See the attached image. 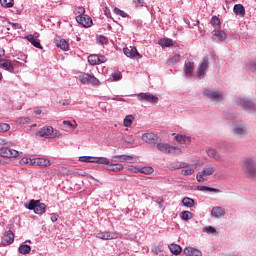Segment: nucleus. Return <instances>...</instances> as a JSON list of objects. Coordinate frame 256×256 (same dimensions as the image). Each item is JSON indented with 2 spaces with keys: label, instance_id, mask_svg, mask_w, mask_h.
<instances>
[{
  "label": "nucleus",
  "instance_id": "48",
  "mask_svg": "<svg viewBox=\"0 0 256 256\" xmlns=\"http://www.w3.org/2000/svg\"><path fill=\"white\" fill-rule=\"evenodd\" d=\"M98 41L101 45H107V43H109V39H107V37L100 35L98 37Z\"/></svg>",
  "mask_w": 256,
  "mask_h": 256
},
{
  "label": "nucleus",
  "instance_id": "39",
  "mask_svg": "<svg viewBox=\"0 0 256 256\" xmlns=\"http://www.w3.org/2000/svg\"><path fill=\"white\" fill-rule=\"evenodd\" d=\"M113 13H115V15H119L120 17H123V18L129 17V14H127L125 11L119 9L118 7L114 8Z\"/></svg>",
  "mask_w": 256,
  "mask_h": 256
},
{
  "label": "nucleus",
  "instance_id": "19",
  "mask_svg": "<svg viewBox=\"0 0 256 256\" xmlns=\"http://www.w3.org/2000/svg\"><path fill=\"white\" fill-rule=\"evenodd\" d=\"M184 255L186 256H203V253L196 248L193 247H186L184 249Z\"/></svg>",
  "mask_w": 256,
  "mask_h": 256
},
{
  "label": "nucleus",
  "instance_id": "62",
  "mask_svg": "<svg viewBox=\"0 0 256 256\" xmlns=\"http://www.w3.org/2000/svg\"><path fill=\"white\" fill-rule=\"evenodd\" d=\"M0 145H7V140L0 138Z\"/></svg>",
  "mask_w": 256,
  "mask_h": 256
},
{
  "label": "nucleus",
  "instance_id": "27",
  "mask_svg": "<svg viewBox=\"0 0 256 256\" xmlns=\"http://www.w3.org/2000/svg\"><path fill=\"white\" fill-rule=\"evenodd\" d=\"M175 139L180 145H189V143H191V137L185 135H177Z\"/></svg>",
  "mask_w": 256,
  "mask_h": 256
},
{
  "label": "nucleus",
  "instance_id": "56",
  "mask_svg": "<svg viewBox=\"0 0 256 256\" xmlns=\"http://www.w3.org/2000/svg\"><path fill=\"white\" fill-rule=\"evenodd\" d=\"M133 3L136 7H143L144 2L143 0H134Z\"/></svg>",
  "mask_w": 256,
  "mask_h": 256
},
{
  "label": "nucleus",
  "instance_id": "35",
  "mask_svg": "<svg viewBox=\"0 0 256 256\" xmlns=\"http://www.w3.org/2000/svg\"><path fill=\"white\" fill-rule=\"evenodd\" d=\"M198 189L199 191H210V193H221V190L216 188H211L208 186H199Z\"/></svg>",
  "mask_w": 256,
  "mask_h": 256
},
{
  "label": "nucleus",
  "instance_id": "21",
  "mask_svg": "<svg viewBox=\"0 0 256 256\" xmlns=\"http://www.w3.org/2000/svg\"><path fill=\"white\" fill-rule=\"evenodd\" d=\"M114 159H119L120 163H136L135 157L129 155L114 156Z\"/></svg>",
  "mask_w": 256,
  "mask_h": 256
},
{
  "label": "nucleus",
  "instance_id": "58",
  "mask_svg": "<svg viewBox=\"0 0 256 256\" xmlns=\"http://www.w3.org/2000/svg\"><path fill=\"white\" fill-rule=\"evenodd\" d=\"M10 25L13 27V29H21V24L19 23H11Z\"/></svg>",
  "mask_w": 256,
  "mask_h": 256
},
{
  "label": "nucleus",
  "instance_id": "23",
  "mask_svg": "<svg viewBox=\"0 0 256 256\" xmlns=\"http://www.w3.org/2000/svg\"><path fill=\"white\" fill-rule=\"evenodd\" d=\"M158 45H160L162 49H165L166 47H173L175 43H173V41L169 38H162L158 41Z\"/></svg>",
  "mask_w": 256,
  "mask_h": 256
},
{
  "label": "nucleus",
  "instance_id": "12",
  "mask_svg": "<svg viewBox=\"0 0 256 256\" xmlns=\"http://www.w3.org/2000/svg\"><path fill=\"white\" fill-rule=\"evenodd\" d=\"M123 53L124 55H126V57H129L130 59H135V57H139V59H141V54H139V51H137V47L133 46V47H129V48H124L123 49Z\"/></svg>",
  "mask_w": 256,
  "mask_h": 256
},
{
  "label": "nucleus",
  "instance_id": "14",
  "mask_svg": "<svg viewBox=\"0 0 256 256\" xmlns=\"http://www.w3.org/2000/svg\"><path fill=\"white\" fill-rule=\"evenodd\" d=\"M39 33H35L34 35L29 34L25 37L29 43H31L36 49H43L41 46V41L38 39Z\"/></svg>",
  "mask_w": 256,
  "mask_h": 256
},
{
  "label": "nucleus",
  "instance_id": "26",
  "mask_svg": "<svg viewBox=\"0 0 256 256\" xmlns=\"http://www.w3.org/2000/svg\"><path fill=\"white\" fill-rule=\"evenodd\" d=\"M233 11L235 15H239L240 17H245V7L243 4L234 5Z\"/></svg>",
  "mask_w": 256,
  "mask_h": 256
},
{
  "label": "nucleus",
  "instance_id": "55",
  "mask_svg": "<svg viewBox=\"0 0 256 256\" xmlns=\"http://www.w3.org/2000/svg\"><path fill=\"white\" fill-rule=\"evenodd\" d=\"M107 61V58L103 55L98 56V65H101V63H105Z\"/></svg>",
  "mask_w": 256,
  "mask_h": 256
},
{
  "label": "nucleus",
  "instance_id": "30",
  "mask_svg": "<svg viewBox=\"0 0 256 256\" xmlns=\"http://www.w3.org/2000/svg\"><path fill=\"white\" fill-rule=\"evenodd\" d=\"M18 251L19 253H21V255H29V253H31V246L27 244H22L19 247Z\"/></svg>",
  "mask_w": 256,
  "mask_h": 256
},
{
  "label": "nucleus",
  "instance_id": "42",
  "mask_svg": "<svg viewBox=\"0 0 256 256\" xmlns=\"http://www.w3.org/2000/svg\"><path fill=\"white\" fill-rule=\"evenodd\" d=\"M0 3L2 5V7H13V5L15 4L14 0H0Z\"/></svg>",
  "mask_w": 256,
  "mask_h": 256
},
{
  "label": "nucleus",
  "instance_id": "49",
  "mask_svg": "<svg viewBox=\"0 0 256 256\" xmlns=\"http://www.w3.org/2000/svg\"><path fill=\"white\" fill-rule=\"evenodd\" d=\"M181 173L185 176L193 175V173H195V170L193 168L183 169Z\"/></svg>",
  "mask_w": 256,
  "mask_h": 256
},
{
  "label": "nucleus",
  "instance_id": "63",
  "mask_svg": "<svg viewBox=\"0 0 256 256\" xmlns=\"http://www.w3.org/2000/svg\"><path fill=\"white\" fill-rule=\"evenodd\" d=\"M70 127H72V129H77V122L74 121V124H72Z\"/></svg>",
  "mask_w": 256,
  "mask_h": 256
},
{
  "label": "nucleus",
  "instance_id": "52",
  "mask_svg": "<svg viewBox=\"0 0 256 256\" xmlns=\"http://www.w3.org/2000/svg\"><path fill=\"white\" fill-rule=\"evenodd\" d=\"M126 169L130 173H140V168H137L135 166H128Z\"/></svg>",
  "mask_w": 256,
  "mask_h": 256
},
{
  "label": "nucleus",
  "instance_id": "6",
  "mask_svg": "<svg viewBox=\"0 0 256 256\" xmlns=\"http://www.w3.org/2000/svg\"><path fill=\"white\" fill-rule=\"evenodd\" d=\"M78 79L80 83H89L90 85H99V79L97 77L89 74V73H84L78 76Z\"/></svg>",
  "mask_w": 256,
  "mask_h": 256
},
{
  "label": "nucleus",
  "instance_id": "40",
  "mask_svg": "<svg viewBox=\"0 0 256 256\" xmlns=\"http://www.w3.org/2000/svg\"><path fill=\"white\" fill-rule=\"evenodd\" d=\"M211 25L213 27H221V20L217 16H213L210 20Z\"/></svg>",
  "mask_w": 256,
  "mask_h": 256
},
{
  "label": "nucleus",
  "instance_id": "7",
  "mask_svg": "<svg viewBox=\"0 0 256 256\" xmlns=\"http://www.w3.org/2000/svg\"><path fill=\"white\" fill-rule=\"evenodd\" d=\"M139 101H146L147 103H159V98L149 92L140 93L137 95Z\"/></svg>",
  "mask_w": 256,
  "mask_h": 256
},
{
  "label": "nucleus",
  "instance_id": "10",
  "mask_svg": "<svg viewBox=\"0 0 256 256\" xmlns=\"http://www.w3.org/2000/svg\"><path fill=\"white\" fill-rule=\"evenodd\" d=\"M19 155V151L15 149H11L8 147H1L0 148V157H5L11 159L13 157H17Z\"/></svg>",
  "mask_w": 256,
  "mask_h": 256
},
{
  "label": "nucleus",
  "instance_id": "4",
  "mask_svg": "<svg viewBox=\"0 0 256 256\" xmlns=\"http://www.w3.org/2000/svg\"><path fill=\"white\" fill-rule=\"evenodd\" d=\"M213 173H215V166L208 164L203 168L202 171L198 172L196 179L198 183H205V181H207V178L205 177H209L213 175Z\"/></svg>",
  "mask_w": 256,
  "mask_h": 256
},
{
  "label": "nucleus",
  "instance_id": "59",
  "mask_svg": "<svg viewBox=\"0 0 256 256\" xmlns=\"http://www.w3.org/2000/svg\"><path fill=\"white\" fill-rule=\"evenodd\" d=\"M63 125H67V127H71V126H73V123H71V121H69V120H64Z\"/></svg>",
  "mask_w": 256,
  "mask_h": 256
},
{
  "label": "nucleus",
  "instance_id": "18",
  "mask_svg": "<svg viewBox=\"0 0 256 256\" xmlns=\"http://www.w3.org/2000/svg\"><path fill=\"white\" fill-rule=\"evenodd\" d=\"M212 217H215V219H221V217H225V209L222 207H213L211 211Z\"/></svg>",
  "mask_w": 256,
  "mask_h": 256
},
{
  "label": "nucleus",
  "instance_id": "60",
  "mask_svg": "<svg viewBox=\"0 0 256 256\" xmlns=\"http://www.w3.org/2000/svg\"><path fill=\"white\" fill-rule=\"evenodd\" d=\"M78 13H79V15H83L85 13V8L78 7Z\"/></svg>",
  "mask_w": 256,
  "mask_h": 256
},
{
  "label": "nucleus",
  "instance_id": "13",
  "mask_svg": "<svg viewBox=\"0 0 256 256\" xmlns=\"http://www.w3.org/2000/svg\"><path fill=\"white\" fill-rule=\"evenodd\" d=\"M76 21L82 25V27H91V25H93V20L87 15L76 16Z\"/></svg>",
  "mask_w": 256,
  "mask_h": 256
},
{
  "label": "nucleus",
  "instance_id": "11",
  "mask_svg": "<svg viewBox=\"0 0 256 256\" xmlns=\"http://www.w3.org/2000/svg\"><path fill=\"white\" fill-rule=\"evenodd\" d=\"M15 241V234L13 231L8 230L2 236V245L3 247H7V245H11Z\"/></svg>",
  "mask_w": 256,
  "mask_h": 256
},
{
  "label": "nucleus",
  "instance_id": "2",
  "mask_svg": "<svg viewBox=\"0 0 256 256\" xmlns=\"http://www.w3.org/2000/svg\"><path fill=\"white\" fill-rule=\"evenodd\" d=\"M25 207L29 209V211H34L36 215H43L47 209V205L41 203L39 200H30L28 204H25Z\"/></svg>",
  "mask_w": 256,
  "mask_h": 256
},
{
  "label": "nucleus",
  "instance_id": "44",
  "mask_svg": "<svg viewBox=\"0 0 256 256\" xmlns=\"http://www.w3.org/2000/svg\"><path fill=\"white\" fill-rule=\"evenodd\" d=\"M234 133L236 135H245L247 133V129L245 127H236L234 129Z\"/></svg>",
  "mask_w": 256,
  "mask_h": 256
},
{
  "label": "nucleus",
  "instance_id": "45",
  "mask_svg": "<svg viewBox=\"0 0 256 256\" xmlns=\"http://www.w3.org/2000/svg\"><path fill=\"white\" fill-rule=\"evenodd\" d=\"M11 129V126L7 123H0V133H7Z\"/></svg>",
  "mask_w": 256,
  "mask_h": 256
},
{
  "label": "nucleus",
  "instance_id": "37",
  "mask_svg": "<svg viewBox=\"0 0 256 256\" xmlns=\"http://www.w3.org/2000/svg\"><path fill=\"white\" fill-rule=\"evenodd\" d=\"M134 119L135 117H133V115L126 116L124 119V127H131V125H133Z\"/></svg>",
  "mask_w": 256,
  "mask_h": 256
},
{
  "label": "nucleus",
  "instance_id": "9",
  "mask_svg": "<svg viewBox=\"0 0 256 256\" xmlns=\"http://www.w3.org/2000/svg\"><path fill=\"white\" fill-rule=\"evenodd\" d=\"M244 171L248 173L251 177H255L256 169H255V161L251 158H248L244 162Z\"/></svg>",
  "mask_w": 256,
  "mask_h": 256
},
{
  "label": "nucleus",
  "instance_id": "5",
  "mask_svg": "<svg viewBox=\"0 0 256 256\" xmlns=\"http://www.w3.org/2000/svg\"><path fill=\"white\" fill-rule=\"evenodd\" d=\"M209 69V57L204 56L202 63L198 67L197 77L198 79H203L207 75Z\"/></svg>",
  "mask_w": 256,
  "mask_h": 256
},
{
  "label": "nucleus",
  "instance_id": "17",
  "mask_svg": "<svg viewBox=\"0 0 256 256\" xmlns=\"http://www.w3.org/2000/svg\"><path fill=\"white\" fill-rule=\"evenodd\" d=\"M32 165H37L38 167H50L51 160L46 158H35L33 159Z\"/></svg>",
  "mask_w": 256,
  "mask_h": 256
},
{
  "label": "nucleus",
  "instance_id": "31",
  "mask_svg": "<svg viewBox=\"0 0 256 256\" xmlns=\"http://www.w3.org/2000/svg\"><path fill=\"white\" fill-rule=\"evenodd\" d=\"M169 250L173 255H179L182 251L181 246L177 245V244H171L169 246Z\"/></svg>",
  "mask_w": 256,
  "mask_h": 256
},
{
  "label": "nucleus",
  "instance_id": "50",
  "mask_svg": "<svg viewBox=\"0 0 256 256\" xmlns=\"http://www.w3.org/2000/svg\"><path fill=\"white\" fill-rule=\"evenodd\" d=\"M189 217H191V212L190 211L182 212L181 218L183 219V221H189Z\"/></svg>",
  "mask_w": 256,
  "mask_h": 256
},
{
  "label": "nucleus",
  "instance_id": "15",
  "mask_svg": "<svg viewBox=\"0 0 256 256\" xmlns=\"http://www.w3.org/2000/svg\"><path fill=\"white\" fill-rule=\"evenodd\" d=\"M98 239H103L104 241H111L112 239H117V233L115 232H100L96 234Z\"/></svg>",
  "mask_w": 256,
  "mask_h": 256
},
{
  "label": "nucleus",
  "instance_id": "25",
  "mask_svg": "<svg viewBox=\"0 0 256 256\" xmlns=\"http://www.w3.org/2000/svg\"><path fill=\"white\" fill-rule=\"evenodd\" d=\"M207 155H208V157H211L215 161H221V159H222V156L219 153H217V151L213 148L207 149Z\"/></svg>",
  "mask_w": 256,
  "mask_h": 256
},
{
  "label": "nucleus",
  "instance_id": "41",
  "mask_svg": "<svg viewBox=\"0 0 256 256\" xmlns=\"http://www.w3.org/2000/svg\"><path fill=\"white\" fill-rule=\"evenodd\" d=\"M94 163H100L101 165H109L110 161L105 157H100V158H95Z\"/></svg>",
  "mask_w": 256,
  "mask_h": 256
},
{
  "label": "nucleus",
  "instance_id": "36",
  "mask_svg": "<svg viewBox=\"0 0 256 256\" xmlns=\"http://www.w3.org/2000/svg\"><path fill=\"white\" fill-rule=\"evenodd\" d=\"M154 171L155 170L151 166L140 168V173H143V175H151Z\"/></svg>",
  "mask_w": 256,
  "mask_h": 256
},
{
  "label": "nucleus",
  "instance_id": "61",
  "mask_svg": "<svg viewBox=\"0 0 256 256\" xmlns=\"http://www.w3.org/2000/svg\"><path fill=\"white\" fill-rule=\"evenodd\" d=\"M51 221H52L53 223L57 222V215H56V214H52V215H51Z\"/></svg>",
  "mask_w": 256,
  "mask_h": 256
},
{
  "label": "nucleus",
  "instance_id": "57",
  "mask_svg": "<svg viewBox=\"0 0 256 256\" xmlns=\"http://www.w3.org/2000/svg\"><path fill=\"white\" fill-rule=\"evenodd\" d=\"M20 123H29L31 119L29 117H23L19 119Z\"/></svg>",
  "mask_w": 256,
  "mask_h": 256
},
{
  "label": "nucleus",
  "instance_id": "20",
  "mask_svg": "<svg viewBox=\"0 0 256 256\" xmlns=\"http://www.w3.org/2000/svg\"><path fill=\"white\" fill-rule=\"evenodd\" d=\"M0 68L5 69V71H9V73H13L15 71L13 64L9 60H0Z\"/></svg>",
  "mask_w": 256,
  "mask_h": 256
},
{
  "label": "nucleus",
  "instance_id": "33",
  "mask_svg": "<svg viewBox=\"0 0 256 256\" xmlns=\"http://www.w3.org/2000/svg\"><path fill=\"white\" fill-rule=\"evenodd\" d=\"M214 35L219 39V41H225L227 39V34L221 30L214 31Z\"/></svg>",
  "mask_w": 256,
  "mask_h": 256
},
{
  "label": "nucleus",
  "instance_id": "29",
  "mask_svg": "<svg viewBox=\"0 0 256 256\" xmlns=\"http://www.w3.org/2000/svg\"><path fill=\"white\" fill-rule=\"evenodd\" d=\"M56 46L62 51H67L69 49V43L65 39L56 40Z\"/></svg>",
  "mask_w": 256,
  "mask_h": 256
},
{
  "label": "nucleus",
  "instance_id": "32",
  "mask_svg": "<svg viewBox=\"0 0 256 256\" xmlns=\"http://www.w3.org/2000/svg\"><path fill=\"white\" fill-rule=\"evenodd\" d=\"M88 63L90 65H99V55L91 54L90 56H88Z\"/></svg>",
  "mask_w": 256,
  "mask_h": 256
},
{
  "label": "nucleus",
  "instance_id": "34",
  "mask_svg": "<svg viewBox=\"0 0 256 256\" xmlns=\"http://www.w3.org/2000/svg\"><path fill=\"white\" fill-rule=\"evenodd\" d=\"M182 203L184 207H193L195 205V200L189 197H185L182 199Z\"/></svg>",
  "mask_w": 256,
  "mask_h": 256
},
{
  "label": "nucleus",
  "instance_id": "16",
  "mask_svg": "<svg viewBox=\"0 0 256 256\" xmlns=\"http://www.w3.org/2000/svg\"><path fill=\"white\" fill-rule=\"evenodd\" d=\"M195 69V62L186 61L184 64V73L186 77H193V70Z\"/></svg>",
  "mask_w": 256,
  "mask_h": 256
},
{
  "label": "nucleus",
  "instance_id": "47",
  "mask_svg": "<svg viewBox=\"0 0 256 256\" xmlns=\"http://www.w3.org/2000/svg\"><path fill=\"white\" fill-rule=\"evenodd\" d=\"M20 165H33V160L29 159V158H22L19 161Z\"/></svg>",
  "mask_w": 256,
  "mask_h": 256
},
{
  "label": "nucleus",
  "instance_id": "8",
  "mask_svg": "<svg viewBox=\"0 0 256 256\" xmlns=\"http://www.w3.org/2000/svg\"><path fill=\"white\" fill-rule=\"evenodd\" d=\"M142 140H144L145 143H148L149 145H157V143L161 141V138L157 134L150 132L143 134Z\"/></svg>",
  "mask_w": 256,
  "mask_h": 256
},
{
  "label": "nucleus",
  "instance_id": "64",
  "mask_svg": "<svg viewBox=\"0 0 256 256\" xmlns=\"http://www.w3.org/2000/svg\"><path fill=\"white\" fill-rule=\"evenodd\" d=\"M1 79H3V74L0 73V81H1Z\"/></svg>",
  "mask_w": 256,
  "mask_h": 256
},
{
  "label": "nucleus",
  "instance_id": "54",
  "mask_svg": "<svg viewBox=\"0 0 256 256\" xmlns=\"http://www.w3.org/2000/svg\"><path fill=\"white\" fill-rule=\"evenodd\" d=\"M152 251L155 253V255H159V253L162 251L161 246H153Z\"/></svg>",
  "mask_w": 256,
  "mask_h": 256
},
{
  "label": "nucleus",
  "instance_id": "51",
  "mask_svg": "<svg viewBox=\"0 0 256 256\" xmlns=\"http://www.w3.org/2000/svg\"><path fill=\"white\" fill-rule=\"evenodd\" d=\"M112 77H113V81H119V79H121L123 75L121 74L120 71H116L112 74Z\"/></svg>",
  "mask_w": 256,
  "mask_h": 256
},
{
  "label": "nucleus",
  "instance_id": "24",
  "mask_svg": "<svg viewBox=\"0 0 256 256\" xmlns=\"http://www.w3.org/2000/svg\"><path fill=\"white\" fill-rule=\"evenodd\" d=\"M240 105L241 107H243V109H245L246 111H249L251 109H255V103L249 101V100H245V99H241L240 100Z\"/></svg>",
  "mask_w": 256,
  "mask_h": 256
},
{
  "label": "nucleus",
  "instance_id": "28",
  "mask_svg": "<svg viewBox=\"0 0 256 256\" xmlns=\"http://www.w3.org/2000/svg\"><path fill=\"white\" fill-rule=\"evenodd\" d=\"M107 169L108 171H114L115 173H118V171H123V169H125V166H123V164H111L110 162Z\"/></svg>",
  "mask_w": 256,
  "mask_h": 256
},
{
  "label": "nucleus",
  "instance_id": "3",
  "mask_svg": "<svg viewBox=\"0 0 256 256\" xmlns=\"http://www.w3.org/2000/svg\"><path fill=\"white\" fill-rule=\"evenodd\" d=\"M156 148L158 151H161V153H166L167 155H177L181 153V148L177 146H171L167 143H158Z\"/></svg>",
  "mask_w": 256,
  "mask_h": 256
},
{
  "label": "nucleus",
  "instance_id": "22",
  "mask_svg": "<svg viewBox=\"0 0 256 256\" xmlns=\"http://www.w3.org/2000/svg\"><path fill=\"white\" fill-rule=\"evenodd\" d=\"M203 95L209 97V99H223V95L221 93L211 91L209 89L204 90Z\"/></svg>",
  "mask_w": 256,
  "mask_h": 256
},
{
  "label": "nucleus",
  "instance_id": "46",
  "mask_svg": "<svg viewBox=\"0 0 256 256\" xmlns=\"http://www.w3.org/2000/svg\"><path fill=\"white\" fill-rule=\"evenodd\" d=\"M204 233H210L211 235H215L217 233V230L213 226H208L204 228Z\"/></svg>",
  "mask_w": 256,
  "mask_h": 256
},
{
  "label": "nucleus",
  "instance_id": "43",
  "mask_svg": "<svg viewBox=\"0 0 256 256\" xmlns=\"http://www.w3.org/2000/svg\"><path fill=\"white\" fill-rule=\"evenodd\" d=\"M79 161H82V163H95V158L89 156H82L79 158Z\"/></svg>",
  "mask_w": 256,
  "mask_h": 256
},
{
  "label": "nucleus",
  "instance_id": "38",
  "mask_svg": "<svg viewBox=\"0 0 256 256\" xmlns=\"http://www.w3.org/2000/svg\"><path fill=\"white\" fill-rule=\"evenodd\" d=\"M179 61H181V55L175 54L173 57L168 59V64L175 65V63H179Z\"/></svg>",
  "mask_w": 256,
  "mask_h": 256
},
{
  "label": "nucleus",
  "instance_id": "1",
  "mask_svg": "<svg viewBox=\"0 0 256 256\" xmlns=\"http://www.w3.org/2000/svg\"><path fill=\"white\" fill-rule=\"evenodd\" d=\"M36 137H44V139H56V137H61V132L55 130L51 126H44L36 132Z\"/></svg>",
  "mask_w": 256,
  "mask_h": 256
},
{
  "label": "nucleus",
  "instance_id": "53",
  "mask_svg": "<svg viewBox=\"0 0 256 256\" xmlns=\"http://www.w3.org/2000/svg\"><path fill=\"white\" fill-rule=\"evenodd\" d=\"M103 11H104V15L109 19H111V10L109 9V7H107V5L103 6Z\"/></svg>",
  "mask_w": 256,
  "mask_h": 256
}]
</instances>
